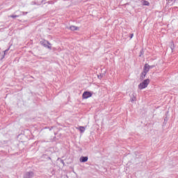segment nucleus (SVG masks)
Here are the masks:
<instances>
[{
  "label": "nucleus",
  "mask_w": 178,
  "mask_h": 178,
  "mask_svg": "<svg viewBox=\"0 0 178 178\" xmlns=\"http://www.w3.org/2000/svg\"><path fill=\"white\" fill-rule=\"evenodd\" d=\"M133 37H134V33L131 34V39L133 38Z\"/></svg>",
  "instance_id": "obj_14"
},
{
  "label": "nucleus",
  "mask_w": 178,
  "mask_h": 178,
  "mask_svg": "<svg viewBox=\"0 0 178 178\" xmlns=\"http://www.w3.org/2000/svg\"><path fill=\"white\" fill-rule=\"evenodd\" d=\"M45 48H48L49 49H51V45L49 44L47 46H45Z\"/></svg>",
  "instance_id": "obj_13"
},
{
  "label": "nucleus",
  "mask_w": 178,
  "mask_h": 178,
  "mask_svg": "<svg viewBox=\"0 0 178 178\" xmlns=\"http://www.w3.org/2000/svg\"><path fill=\"white\" fill-rule=\"evenodd\" d=\"M78 129L81 133H84V131H86V128L84 127H79Z\"/></svg>",
  "instance_id": "obj_9"
},
{
  "label": "nucleus",
  "mask_w": 178,
  "mask_h": 178,
  "mask_svg": "<svg viewBox=\"0 0 178 178\" xmlns=\"http://www.w3.org/2000/svg\"><path fill=\"white\" fill-rule=\"evenodd\" d=\"M80 162H87L88 161V156H81L79 159Z\"/></svg>",
  "instance_id": "obj_5"
},
{
  "label": "nucleus",
  "mask_w": 178,
  "mask_h": 178,
  "mask_svg": "<svg viewBox=\"0 0 178 178\" xmlns=\"http://www.w3.org/2000/svg\"><path fill=\"white\" fill-rule=\"evenodd\" d=\"M33 176H34V172L31 171V172H26L24 177V178H31V177H33Z\"/></svg>",
  "instance_id": "obj_3"
},
{
  "label": "nucleus",
  "mask_w": 178,
  "mask_h": 178,
  "mask_svg": "<svg viewBox=\"0 0 178 178\" xmlns=\"http://www.w3.org/2000/svg\"><path fill=\"white\" fill-rule=\"evenodd\" d=\"M152 67H154V65H151L150 66V69H152Z\"/></svg>",
  "instance_id": "obj_15"
},
{
  "label": "nucleus",
  "mask_w": 178,
  "mask_h": 178,
  "mask_svg": "<svg viewBox=\"0 0 178 178\" xmlns=\"http://www.w3.org/2000/svg\"><path fill=\"white\" fill-rule=\"evenodd\" d=\"M70 29H71L72 31H77V30H79V27L76 26H71Z\"/></svg>",
  "instance_id": "obj_6"
},
{
  "label": "nucleus",
  "mask_w": 178,
  "mask_h": 178,
  "mask_svg": "<svg viewBox=\"0 0 178 178\" xmlns=\"http://www.w3.org/2000/svg\"><path fill=\"white\" fill-rule=\"evenodd\" d=\"M43 45H44V47H47V45H51V43H49V42H48L47 40H44Z\"/></svg>",
  "instance_id": "obj_10"
},
{
  "label": "nucleus",
  "mask_w": 178,
  "mask_h": 178,
  "mask_svg": "<svg viewBox=\"0 0 178 178\" xmlns=\"http://www.w3.org/2000/svg\"><path fill=\"white\" fill-rule=\"evenodd\" d=\"M131 102L136 101V96H134V95H132V97L131 98Z\"/></svg>",
  "instance_id": "obj_11"
},
{
  "label": "nucleus",
  "mask_w": 178,
  "mask_h": 178,
  "mask_svg": "<svg viewBox=\"0 0 178 178\" xmlns=\"http://www.w3.org/2000/svg\"><path fill=\"white\" fill-rule=\"evenodd\" d=\"M90 97H92V93L88 91L84 92L82 95V98H83V99H87L88 98H90Z\"/></svg>",
  "instance_id": "obj_2"
},
{
  "label": "nucleus",
  "mask_w": 178,
  "mask_h": 178,
  "mask_svg": "<svg viewBox=\"0 0 178 178\" xmlns=\"http://www.w3.org/2000/svg\"><path fill=\"white\" fill-rule=\"evenodd\" d=\"M149 69H151V65L145 64L143 68V72L148 73V72H149Z\"/></svg>",
  "instance_id": "obj_4"
},
{
  "label": "nucleus",
  "mask_w": 178,
  "mask_h": 178,
  "mask_svg": "<svg viewBox=\"0 0 178 178\" xmlns=\"http://www.w3.org/2000/svg\"><path fill=\"white\" fill-rule=\"evenodd\" d=\"M142 4L144 5L145 6H149V2H148V1H146V0H143Z\"/></svg>",
  "instance_id": "obj_7"
},
{
  "label": "nucleus",
  "mask_w": 178,
  "mask_h": 178,
  "mask_svg": "<svg viewBox=\"0 0 178 178\" xmlns=\"http://www.w3.org/2000/svg\"><path fill=\"white\" fill-rule=\"evenodd\" d=\"M10 17H13V19H15L16 17H19V15H10Z\"/></svg>",
  "instance_id": "obj_12"
},
{
  "label": "nucleus",
  "mask_w": 178,
  "mask_h": 178,
  "mask_svg": "<svg viewBox=\"0 0 178 178\" xmlns=\"http://www.w3.org/2000/svg\"><path fill=\"white\" fill-rule=\"evenodd\" d=\"M168 2H170V0H167Z\"/></svg>",
  "instance_id": "obj_16"
},
{
  "label": "nucleus",
  "mask_w": 178,
  "mask_h": 178,
  "mask_svg": "<svg viewBox=\"0 0 178 178\" xmlns=\"http://www.w3.org/2000/svg\"><path fill=\"white\" fill-rule=\"evenodd\" d=\"M149 83H150V81L149 79H145L143 82H141L138 85V87L139 90H144V88H147V87H148Z\"/></svg>",
  "instance_id": "obj_1"
},
{
  "label": "nucleus",
  "mask_w": 178,
  "mask_h": 178,
  "mask_svg": "<svg viewBox=\"0 0 178 178\" xmlns=\"http://www.w3.org/2000/svg\"><path fill=\"white\" fill-rule=\"evenodd\" d=\"M147 72H145V71H143V72L141 73L140 79H142L143 80V79H145V76H147Z\"/></svg>",
  "instance_id": "obj_8"
}]
</instances>
